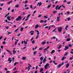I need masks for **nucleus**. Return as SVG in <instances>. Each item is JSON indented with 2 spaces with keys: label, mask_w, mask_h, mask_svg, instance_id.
<instances>
[{
  "label": "nucleus",
  "mask_w": 73,
  "mask_h": 73,
  "mask_svg": "<svg viewBox=\"0 0 73 73\" xmlns=\"http://www.w3.org/2000/svg\"><path fill=\"white\" fill-rule=\"evenodd\" d=\"M7 20H9V21H11V20L10 19V17H9V16H8L7 17Z\"/></svg>",
  "instance_id": "nucleus-13"
},
{
  "label": "nucleus",
  "mask_w": 73,
  "mask_h": 73,
  "mask_svg": "<svg viewBox=\"0 0 73 73\" xmlns=\"http://www.w3.org/2000/svg\"><path fill=\"white\" fill-rule=\"evenodd\" d=\"M41 17V15L40 14L38 15V17Z\"/></svg>",
  "instance_id": "nucleus-50"
},
{
  "label": "nucleus",
  "mask_w": 73,
  "mask_h": 73,
  "mask_svg": "<svg viewBox=\"0 0 73 73\" xmlns=\"http://www.w3.org/2000/svg\"><path fill=\"white\" fill-rule=\"evenodd\" d=\"M9 15V13H7V14H6V15L5 16V17H7V16H8V15Z\"/></svg>",
  "instance_id": "nucleus-21"
},
{
  "label": "nucleus",
  "mask_w": 73,
  "mask_h": 73,
  "mask_svg": "<svg viewBox=\"0 0 73 73\" xmlns=\"http://www.w3.org/2000/svg\"><path fill=\"white\" fill-rule=\"evenodd\" d=\"M6 51H7V52L9 53H10V54L11 55H12V53H11V52H10V51H9V50H8L7 49H6Z\"/></svg>",
  "instance_id": "nucleus-9"
},
{
  "label": "nucleus",
  "mask_w": 73,
  "mask_h": 73,
  "mask_svg": "<svg viewBox=\"0 0 73 73\" xmlns=\"http://www.w3.org/2000/svg\"><path fill=\"white\" fill-rule=\"evenodd\" d=\"M35 40H33L32 42V43L33 44H35Z\"/></svg>",
  "instance_id": "nucleus-34"
},
{
  "label": "nucleus",
  "mask_w": 73,
  "mask_h": 73,
  "mask_svg": "<svg viewBox=\"0 0 73 73\" xmlns=\"http://www.w3.org/2000/svg\"><path fill=\"white\" fill-rule=\"evenodd\" d=\"M55 52V50H52V51L51 52V54H53V53H54Z\"/></svg>",
  "instance_id": "nucleus-10"
},
{
  "label": "nucleus",
  "mask_w": 73,
  "mask_h": 73,
  "mask_svg": "<svg viewBox=\"0 0 73 73\" xmlns=\"http://www.w3.org/2000/svg\"><path fill=\"white\" fill-rule=\"evenodd\" d=\"M18 64V62H16L14 63V66H16V64Z\"/></svg>",
  "instance_id": "nucleus-36"
},
{
  "label": "nucleus",
  "mask_w": 73,
  "mask_h": 73,
  "mask_svg": "<svg viewBox=\"0 0 73 73\" xmlns=\"http://www.w3.org/2000/svg\"><path fill=\"white\" fill-rule=\"evenodd\" d=\"M13 54H15V53H16V51H15V50H14L13 51Z\"/></svg>",
  "instance_id": "nucleus-26"
},
{
  "label": "nucleus",
  "mask_w": 73,
  "mask_h": 73,
  "mask_svg": "<svg viewBox=\"0 0 73 73\" xmlns=\"http://www.w3.org/2000/svg\"><path fill=\"white\" fill-rule=\"evenodd\" d=\"M58 31L60 33L62 31V27H58Z\"/></svg>",
  "instance_id": "nucleus-2"
},
{
  "label": "nucleus",
  "mask_w": 73,
  "mask_h": 73,
  "mask_svg": "<svg viewBox=\"0 0 73 73\" xmlns=\"http://www.w3.org/2000/svg\"><path fill=\"white\" fill-rule=\"evenodd\" d=\"M22 59L23 60H26V58L25 57H23L22 58Z\"/></svg>",
  "instance_id": "nucleus-16"
},
{
  "label": "nucleus",
  "mask_w": 73,
  "mask_h": 73,
  "mask_svg": "<svg viewBox=\"0 0 73 73\" xmlns=\"http://www.w3.org/2000/svg\"><path fill=\"white\" fill-rule=\"evenodd\" d=\"M68 21H69L70 20V18L68 17L67 18Z\"/></svg>",
  "instance_id": "nucleus-43"
},
{
  "label": "nucleus",
  "mask_w": 73,
  "mask_h": 73,
  "mask_svg": "<svg viewBox=\"0 0 73 73\" xmlns=\"http://www.w3.org/2000/svg\"><path fill=\"white\" fill-rule=\"evenodd\" d=\"M25 9H29V7H27Z\"/></svg>",
  "instance_id": "nucleus-62"
},
{
  "label": "nucleus",
  "mask_w": 73,
  "mask_h": 73,
  "mask_svg": "<svg viewBox=\"0 0 73 73\" xmlns=\"http://www.w3.org/2000/svg\"><path fill=\"white\" fill-rule=\"evenodd\" d=\"M43 48H44L43 47H40L39 48V50H42Z\"/></svg>",
  "instance_id": "nucleus-27"
},
{
  "label": "nucleus",
  "mask_w": 73,
  "mask_h": 73,
  "mask_svg": "<svg viewBox=\"0 0 73 73\" xmlns=\"http://www.w3.org/2000/svg\"><path fill=\"white\" fill-rule=\"evenodd\" d=\"M24 44H27V42L25 41L24 40L23 41Z\"/></svg>",
  "instance_id": "nucleus-32"
},
{
  "label": "nucleus",
  "mask_w": 73,
  "mask_h": 73,
  "mask_svg": "<svg viewBox=\"0 0 73 73\" xmlns=\"http://www.w3.org/2000/svg\"><path fill=\"white\" fill-rule=\"evenodd\" d=\"M50 7H51V4H50V5L48 6L47 8L49 9Z\"/></svg>",
  "instance_id": "nucleus-20"
},
{
  "label": "nucleus",
  "mask_w": 73,
  "mask_h": 73,
  "mask_svg": "<svg viewBox=\"0 0 73 73\" xmlns=\"http://www.w3.org/2000/svg\"><path fill=\"white\" fill-rule=\"evenodd\" d=\"M44 18H45V19H48V17H47V16H44Z\"/></svg>",
  "instance_id": "nucleus-37"
},
{
  "label": "nucleus",
  "mask_w": 73,
  "mask_h": 73,
  "mask_svg": "<svg viewBox=\"0 0 73 73\" xmlns=\"http://www.w3.org/2000/svg\"><path fill=\"white\" fill-rule=\"evenodd\" d=\"M37 52V51H35L33 53L34 54H36V53Z\"/></svg>",
  "instance_id": "nucleus-35"
},
{
  "label": "nucleus",
  "mask_w": 73,
  "mask_h": 73,
  "mask_svg": "<svg viewBox=\"0 0 73 73\" xmlns=\"http://www.w3.org/2000/svg\"><path fill=\"white\" fill-rule=\"evenodd\" d=\"M43 68H41L40 69V72H42V71H43Z\"/></svg>",
  "instance_id": "nucleus-14"
},
{
  "label": "nucleus",
  "mask_w": 73,
  "mask_h": 73,
  "mask_svg": "<svg viewBox=\"0 0 73 73\" xmlns=\"http://www.w3.org/2000/svg\"><path fill=\"white\" fill-rule=\"evenodd\" d=\"M28 71H29V70H30V67H29V66H28Z\"/></svg>",
  "instance_id": "nucleus-48"
},
{
  "label": "nucleus",
  "mask_w": 73,
  "mask_h": 73,
  "mask_svg": "<svg viewBox=\"0 0 73 73\" xmlns=\"http://www.w3.org/2000/svg\"><path fill=\"white\" fill-rule=\"evenodd\" d=\"M12 3V1H11L10 2H8L7 4H10Z\"/></svg>",
  "instance_id": "nucleus-24"
},
{
  "label": "nucleus",
  "mask_w": 73,
  "mask_h": 73,
  "mask_svg": "<svg viewBox=\"0 0 73 73\" xmlns=\"http://www.w3.org/2000/svg\"><path fill=\"white\" fill-rule=\"evenodd\" d=\"M11 33H12V32H9L8 33V35H10V34H11Z\"/></svg>",
  "instance_id": "nucleus-42"
},
{
  "label": "nucleus",
  "mask_w": 73,
  "mask_h": 73,
  "mask_svg": "<svg viewBox=\"0 0 73 73\" xmlns=\"http://www.w3.org/2000/svg\"><path fill=\"white\" fill-rule=\"evenodd\" d=\"M16 70V68L15 67L13 69V70Z\"/></svg>",
  "instance_id": "nucleus-49"
},
{
  "label": "nucleus",
  "mask_w": 73,
  "mask_h": 73,
  "mask_svg": "<svg viewBox=\"0 0 73 73\" xmlns=\"http://www.w3.org/2000/svg\"><path fill=\"white\" fill-rule=\"evenodd\" d=\"M1 49H3V46H1Z\"/></svg>",
  "instance_id": "nucleus-54"
},
{
  "label": "nucleus",
  "mask_w": 73,
  "mask_h": 73,
  "mask_svg": "<svg viewBox=\"0 0 73 73\" xmlns=\"http://www.w3.org/2000/svg\"><path fill=\"white\" fill-rule=\"evenodd\" d=\"M60 8H61V6H60L58 7V10H59V9H60Z\"/></svg>",
  "instance_id": "nucleus-45"
},
{
  "label": "nucleus",
  "mask_w": 73,
  "mask_h": 73,
  "mask_svg": "<svg viewBox=\"0 0 73 73\" xmlns=\"http://www.w3.org/2000/svg\"><path fill=\"white\" fill-rule=\"evenodd\" d=\"M49 66V63H47L44 66V68L45 69H47L48 68V66Z\"/></svg>",
  "instance_id": "nucleus-4"
},
{
  "label": "nucleus",
  "mask_w": 73,
  "mask_h": 73,
  "mask_svg": "<svg viewBox=\"0 0 73 73\" xmlns=\"http://www.w3.org/2000/svg\"><path fill=\"white\" fill-rule=\"evenodd\" d=\"M47 58V57H46V56H45V58H44L43 61V64H44V63L45 62V61H46V58Z\"/></svg>",
  "instance_id": "nucleus-5"
},
{
  "label": "nucleus",
  "mask_w": 73,
  "mask_h": 73,
  "mask_svg": "<svg viewBox=\"0 0 73 73\" xmlns=\"http://www.w3.org/2000/svg\"><path fill=\"white\" fill-rule=\"evenodd\" d=\"M66 58V57H65V56H63V57L62 58V59H61V60H62V61H63V60H64V58Z\"/></svg>",
  "instance_id": "nucleus-19"
},
{
  "label": "nucleus",
  "mask_w": 73,
  "mask_h": 73,
  "mask_svg": "<svg viewBox=\"0 0 73 73\" xmlns=\"http://www.w3.org/2000/svg\"><path fill=\"white\" fill-rule=\"evenodd\" d=\"M38 4L39 6H41V4H42V3H41V2H40V3H38Z\"/></svg>",
  "instance_id": "nucleus-18"
},
{
  "label": "nucleus",
  "mask_w": 73,
  "mask_h": 73,
  "mask_svg": "<svg viewBox=\"0 0 73 73\" xmlns=\"http://www.w3.org/2000/svg\"><path fill=\"white\" fill-rule=\"evenodd\" d=\"M40 61H42L43 60V59H44V57H43V56L41 57L40 58Z\"/></svg>",
  "instance_id": "nucleus-8"
},
{
  "label": "nucleus",
  "mask_w": 73,
  "mask_h": 73,
  "mask_svg": "<svg viewBox=\"0 0 73 73\" xmlns=\"http://www.w3.org/2000/svg\"><path fill=\"white\" fill-rule=\"evenodd\" d=\"M70 38H68L66 40L67 41H70Z\"/></svg>",
  "instance_id": "nucleus-23"
},
{
  "label": "nucleus",
  "mask_w": 73,
  "mask_h": 73,
  "mask_svg": "<svg viewBox=\"0 0 73 73\" xmlns=\"http://www.w3.org/2000/svg\"><path fill=\"white\" fill-rule=\"evenodd\" d=\"M5 28H6V29H8V28H9V27H7V26L5 27Z\"/></svg>",
  "instance_id": "nucleus-53"
},
{
  "label": "nucleus",
  "mask_w": 73,
  "mask_h": 73,
  "mask_svg": "<svg viewBox=\"0 0 73 73\" xmlns=\"http://www.w3.org/2000/svg\"><path fill=\"white\" fill-rule=\"evenodd\" d=\"M36 31L37 33V35L36 36V37L35 38L36 39H37L38 38V37H39V31L38 30H36Z\"/></svg>",
  "instance_id": "nucleus-3"
},
{
  "label": "nucleus",
  "mask_w": 73,
  "mask_h": 73,
  "mask_svg": "<svg viewBox=\"0 0 73 73\" xmlns=\"http://www.w3.org/2000/svg\"><path fill=\"white\" fill-rule=\"evenodd\" d=\"M69 64L67 63V64L66 65V68H68V67H69Z\"/></svg>",
  "instance_id": "nucleus-22"
},
{
  "label": "nucleus",
  "mask_w": 73,
  "mask_h": 73,
  "mask_svg": "<svg viewBox=\"0 0 73 73\" xmlns=\"http://www.w3.org/2000/svg\"><path fill=\"white\" fill-rule=\"evenodd\" d=\"M46 44V42L43 41L42 42V44L43 45H44V44Z\"/></svg>",
  "instance_id": "nucleus-17"
},
{
  "label": "nucleus",
  "mask_w": 73,
  "mask_h": 73,
  "mask_svg": "<svg viewBox=\"0 0 73 73\" xmlns=\"http://www.w3.org/2000/svg\"><path fill=\"white\" fill-rule=\"evenodd\" d=\"M37 72H38V71H37V70H36V71L34 72V73H37Z\"/></svg>",
  "instance_id": "nucleus-64"
},
{
  "label": "nucleus",
  "mask_w": 73,
  "mask_h": 73,
  "mask_svg": "<svg viewBox=\"0 0 73 73\" xmlns=\"http://www.w3.org/2000/svg\"><path fill=\"white\" fill-rule=\"evenodd\" d=\"M30 66L29 67L30 68H31L32 67V66H31V65L29 64H28Z\"/></svg>",
  "instance_id": "nucleus-56"
},
{
  "label": "nucleus",
  "mask_w": 73,
  "mask_h": 73,
  "mask_svg": "<svg viewBox=\"0 0 73 73\" xmlns=\"http://www.w3.org/2000/svg\"><path fill=\"white\" fill-rule=\"evenodd\" d=\"M11 58H9V59L8 60V61H9V63H11V62H12V60H11Z\"/></svg>",
  "instance_id": "nucleus-7"
},
{
  "label": "nucleus",
  "mask_w": 73,
  "mask_h": 73,
  "mask_svg": "<svg viewBox=\"0 0 73 73\" xmlns=\"http://www.w3.org/2000/svg\"><path fill=\"white\" fill-rule=\"evenodd\" d=\"M28 1L27 0H26L24 2V4H27V3H28Z\"/></svg>",
  "instance_id": "nucleus-31"
},
{
  "label": "nucleus",
  "mask_w": 73,
  "mask_h": 73,
  "mask_svg": "<svg viewBox=\"0 0 73 73\" xmlns=\"http://www.w3.org/2000/svg\"><path fill=\"white\" fill-rule=\"evenodd\" d=\"M64 64V62H63L61 63V64H60V65H61V66H62V65H63Z\"/></svg>",
  "instance_id": "nucleus-58"
},
{
  "label": "nucleus",
  "mask_w": 73,
  "mask_h": 73,
  "mask_svg": "<svg viewBox=\"0 0 73 73\" xmlns=\"http://www.w3.org/2000/svg\"><path fill=\"white\" fill-rule=\"evenodd\" d=\"M19 7V5L18 4L16 5V6H15V7H16V8H18Z\"/></svg>",
  "instance_id": "nucleus-30"
},
{
  "label": "nucleus",
  "mask_w": 73,
  "mask_h": 73,
  "mask_svg": "<svg viewBox=\"0 0 73 73\" xmlns=\"http://www.w3.org/2000/svg\"><path fill=\"white\" fill-rule=\"evenodd\" d=\"M39 27V26H38V25H36L35 26V29H37V28Z\"/></svg>",
  "instance_id": "nucleus-15"
},
{
  "label": "nucleus",
  "mask_w": 73,
  "mask_h": 73,
  "mask_svg": "<svg viewBox=\"0 0 73 73\" xmlns=\"http://www.w3.org/2000/svg\"><path fill=\"white\" fill-rule=\"evenodd\" d=\"M57 12V11H53V13L54 14H55V13H56Z\"/></svg>",
  "instance_id": "nucleus-39"
},
{
  "label": "nucleus",
  "mask_w": 73,
  "mask_h": 73,
  "mask_svg": "<svg viewBox=\"0 0 73 73\" xmlns=\"http://www.w3.org/2000/svg\"><path fill=\"white\" fill-rule=\"evenodd\" d=\"M50 26H49V27H48V31H49V30H50Z\"/></svg>",
  "instance_id": "nucleus-61"
},
{
  "label": "nucleus",
  "mask_w": 73,
  "mask_h": 73,
  "mask_svg": "<svg viewBox=\"0 0 73 73\" xmlns=\"http://www.w3.org/2000/svg\"><path fill=\"white\" fill-rule=\"evenodd\" d=\"M49 46H48L47 47V48H44V52H45V50H46V49H49Z\"/></svg>",
  "instance_id": "nucleus-11"
},
{
  "label": "nucleus",
  "mask_w": 73,
  "mask_h": 73,
  "mask_svg": "<svg viewBox=\"0 0 73 73\" xmlns=\"http://www.w3.org/2000/svg\"><path fill=\"white\" fill-rule=\"evenodd\" d=\"M23 29H24V28L22 27V28H21L20 29V31H21V32H22V31H23Z\"/></svg>",
  "instance_id": "nucleus-28"
},
{
  "label": "nucleus",
  "mask_w": 73,
  "mask_h": 73,
  "mask_svg": "<svg viewBox=\"0 0 73 73\" xmlns=\"http://www.w3.org/2000/svg\"><path fill=\"white\" fill-rule=\"evenodd\" d=\"M61 7H63V8H65V6L64 5H61Z\"/></svg>",
  "instance_id": "nucleus-29"
},
{
  "label": "nucleus",
  "mask_w": 73,
  "mask_h": 73,
  "mask_svg": "<svg viewBox=\"0 0 73 73\" xmlns=\"http://www.w3.org/2000/svg\"><path fill=\"white\" fill-rule=\"evenodd\" d=\"M43 22H44V21L43 20H41L40 21V23H43Z\"/></svg>",
  "instance_id": "nucleus-25"
},
{
  "label": "nucleus",
  "mask_w": 73,
  "mask_h": 73,
  "mask_svg": "<svg viewBox=\"0 0 73 73\" xmlns=\"http://www.w3.org/2000/svg\"><path fill=\"white\" fill-rule=\"evenodd\" d=\"M5 70H6V71H7L8 70V69L7 68H5Z\"/></svg>",
  "instance_id": "nucleus-57"
},
{
  "label": "nucleus",
  "mask_w": 73,
  "mask_h": 73,
  "mask_svg": "<svg viewBox=\"0 0 73 73\" xmlns=\"http://www.w3.org/2000/svg\"><path fill=\"white\" fill-rule=\"evenodd\" d=\"M31 16V14L28 15L27 17V18H29Z\"/></svg>",
  "instance_id": "nucleus-38"
},
{
  "label": "nucleus",
  "mask_w": 73,
  "mask_h": 73,
  "mask_svg": "<svg viewBox=\"0 0 73 73\" xmlns=\"http://www.w3.org/2000/svg\"><path fill=\"white\" fill-rule=\"evenodd\" d=\"M73 56H72V57H70V60H73Z\"/></svg>",
  "instance_id": "nucleus-41"
},
{
  "label": "nucleus",
  "mask_w": 73,
  "mask_h": 73,
  "mask_svg": "<svg viewBox=\"0 0 73 73\" xmlns=\"http://www.w3.org/2000/svg\"><path fill=\"white\" fill-rule=\"evenodd\" d=\"M27 48V47H24L23 48H22V49L23 50H24V49H25V48Z\"/></svg>",
  "instance_id": "nucleus-59"
},
{
  "label": "nucleus",
  "mask_w": 73,
  "mask_h": 73,
  "mask_svg": "<svg viewBox=\"0 0 73 73\" xmlns=\"http://www.w3.org/2000/svg\"><path fill=\"white\" fill-rule=\"evenodd\" d=\"M68 53V52H66L65 54H64V56H66L67 55V54Z\"/></svg>",
  "instance_id": "nucleus-47"
},
{
  "label": "nucleus",
  "mask_w": 73,
  "mask_h": 73,
  "mask_svg": "<svg viewBox=\"0 0 73 73\" xmlns=\"http://www.w3.org/2000/svg\"><path fill=\"white\" fill-rule=\"evenodd\" d=\"M33 7V6H32V5H31L30 8H32V9H33V7Z\"/></svg>",
  "instance_id": "nucleus-55"
},
{
  "label": "nucleus",
  "mask_w": 73,
  "mask_h": 73,
  "mask_svg": "<svg viewBox=\"0 0 73 73\" xmlns=\"http://www.w3.org/2000/svg\"><path fill=\"white\" fill-rule=\"evenodd\" d=\"M61 45H60L59 46L58 48V49H60L61 48Z\"/></svg>",
  "instance_id": "nucleus-33"
},
{
  "label": "nucleus",
  "mask_w": 73,
  "mask_h": 73,
  "mask_svg": "<svg viewBox=\"0 0 73 73\" xmlns=\"http://www.w3.org/2000/svg\"><path fill=\"white\" fill-rule=\"evenodd\" d=\"M70 3H71V2H68L67 3V4H70Z\"/></svg>",
  "instance_id": "nucleus-52"
},
{
  "label": "nucleus",
  "mask_w": 73,
  "mask_h": 73,
  "mask_svg": "<svg viewBox=\"0 0 73 73\" xmlns=\"http://www.w3.org/2000/svg\"><path fill=\"white\" fill-rule=\"evenodd\" d=\"M68 46L70 47H72V45H71L70 44H68Z\"/></svg>",
  "instance_id": "nucleus-44"
},
{
  "label": "nucleus",
  "mask_w": 73,
  "mask_h": 73,
  "mask_svg": "<svg viewBox=\"0 0 73 73\" xmlns=\"http://www.w3.org/2000/svg\"><path fill=\"white\" fill-rule=\"evenodd\" d=\"M10 73V71H7L6 72V73Z\"/></svg>",
  "instance_id": "nucleus-60"
},
{
  "label": "nucleus",
  "mask_w": 73,
  "mask_h": 73,
  "mask_svg": "<svg viewBox=\"0 0 73 73\" xmlns=\"http://www.w3.org/2000/svg\"><path fill=\"white\" fill-rule=\"evenodd\" d=\"M65 48L64 49V50H66L67 49H69V47L68 46H65Z\"/></svg>",
  "instance_id": "nucleus-6"
},
{
  "label": "nucleus",
  "mask_w": 73,
  "mask_h": 73,
  "mask_svg": "<svg viewBox=\"0 0 73 73\" xmlns=\"http://www.w3.org/2000/svg\"><path fill=\"white\" fill-rule=\"evenodd\" d=\"M57 21H60V17H57V19L56 20Z\"/></svg>",
  "instance_id": "nucleus-12"
},
{
  "label": "nucleus",
  "mask_w": 73,
  "mask_h": 73,
  "mask_svg": "<svg viewBox=\"0 0 73 73\" xmlns=\"http://www.w3.org/2000/svg\"><path fill=\"white\" fill-rule=\"evenodd\" d=\"M17 41H16L15 43V45H17Z\"/></svg>",
  "instance_id": "nucleus-51"
},
{
  "label": "nucleus",
  "mask_w": 73,
  "mask_h": 73,
  "mask_svg": "<svg viewBox=\"0 0 73 73\" xmlns=\"http://www.w3.org/2000/svg\"><path fill=\"white\" fill-rule=\"evenodd\" d=\"M61 66V64H59L58 66V68H60V66Z\"/></svg>",
  "instance_id": "nucleus-40"
},
{
  "label": "nucleus",
  "mask_w": 73,
  "mask_h": 73,
  "mask_svg": "<svg viewBox=\"0 0 73 73\" xmlns=\"http://www.w3.org/2000/svg\"><path fill=\"white\" fill-rule=\"evenodd\" d=\"M21 20V16H20L16 18V21H19Z\"/></svg>",
  "instance_id": "nucleus-1"
},
{
  "label": "nucleus",
  "mask_w": 73,
  "mask_h": 73,
  "mask_svg": "<svg viewBox=\"0 0 73 73\" xmlns=\"http://www.w3.org/2000/svg\"><path fill=\"white\" fill-rule=\"evenodd\" d=\"M3 44H5V42H3Z\"/></svg>",
  "instance_id": "nucleus-63"
},
{
  "label": "nucleus",
  "mask_w": 73,
  "mask_h": 73,
  "mask_svg": "<svg viewBox=\"0 0 73 73\" xmlns=\"http://www.w3.org/2000/svg\"><path fill=\"white\" fill-rule=\"evenodd\" d=\"M56 29H57V28H56L54 29L52 31V32H54V31H56Z\"/></svg>",
  "instance_id": "nucleus-46"
}]
</instances>
